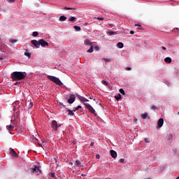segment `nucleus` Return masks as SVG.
<instances>
[{"label": "nucleus", "instance_id": "nucleus-1", "mask_svg": "<svg viewBox=\"0 0 179 179\" xmlns=\"http://www.w3.org/2000/svg\"><path fill=\"white\" fill-rule=\"evenodd\" d=\"M27 76L26 72L15 71L11 73V78L14 80H23Z\"/></svg>", "mask_w": 179, "mask_h": 179}, {"label": "nucleus", "instance_id": "nucleus-2", "mask_svg": "<svg viewBox=\"0 0 179 179\" xmlns=\"http://www.w3.org/2000/svg\"><path fill=\"white\" fill-rule=\"evenodd\" d=\"M47 78L49 80H51L52 82H53V83H55L56 85H58L59 86H62V85H64V83H62L61 80H59V78H58L55 76H48Z\"/></svg>", "mask_w": 179, "mask_h": 179}, {"label": "nucleus", "instance_id": "nucleus-3", "mask_svg": "<svg viewBox=\"0 0 179 179\" xmlns=\"http://www.w3.org/2000/svg\"><path fill=\"white\" fill-rule=\"evenodd\" d=\"M84 43L85 45H90V48L89 50H87V52L92 54V52H93V50L94 48V47L93 46V45H92V42L90 41V40L89 39H85L84 41Z\"/></svg>", "mask_w": 179, "mask_h": 179}, {"label": "nucleus", "instance_id": "nucleus-4", "mask_svg": "<svg viewBox=\"0 0 179 179\" xmlns=\"http://www.w3.org/2000/svg\"><path fill=\"white\" fill-rule=\"evenodd\" d=\"M84 106L89 110L90 113L94 115L95 116L97 115V113H96V110L94 108H93V106L87 103H84Z\"/></svg>", "mask_w": 179, "mask_h": 179}, {"label": "nucleus", "instance_id": "nucleus-5", "mask_svg": "<svg viewBox=\"0 0 179 179\" xmlns=\"http://www.w3.org/2000/svg\"><path fill=\"white\" fill-rule=\"evenodd\" d=\"M51 127L55 132H57L58 128H59V125H58V122H57L56 120L52 122Z\"/></svg>", "mask_w": 179, "mask_h": 179}, {"label": "nucleus", "instance_id": "nucleus-6", "mask_svg": "<svg viewBox=\"0 0 179 179\" xmlns=\"http://www.w3.org/2000/svg\"><path fill=\"white\" fill-rule=\"evenodd\" d=\"M31 173H35V174H37V176H38V174H41V171L40 170V167L36 166L34 169H31Z\"/></svg>", "mask_w": 179, "mask_h": 179}, {"label": "nucleus", "instance_id": "nucleus-7", "mask_svg": "<svg viewBox=\"0 0 179 179\" xmlns=\"http://www.w3.org/2000/svg\"><path fill=\"white\" fill-rule=\"evenodd\" d=\"M76 99V96H75V94H70V98L67 100V103H69V104H73Z\"/></svg>", "mask_w": 179, "mask_h": 179}, {"label": "nucleus", "instance_id": "nucleus-8", "mask_svg": "<svg viewBox=\"0 0 179 179\" xmlns=\"http://www.w3.org/2000/svg\"><path fill=\"white\" fill-rule=\"evenodd\" d=\"M39 44L40 45H41V47H48L49 45L48 42L45 41L44 39H40Z\"/></svg>", "mask_w": 179, "mask_h": 179}, {"label": "nucleus", "instance_id": "nucleus-9", "mask_svg": "<svg viewBox=\"0 0 179 179\" xmlns=\"http://www.w3.org/2000/svg\"><path fill=\"white\" fill-rule=\"evenodd\" d=\"M74 166H76V167H83V161L76 160L75 163H74Z\"/></svg>", "mask_w": 179, "mask_h": 179}, {"label": "nucleus", "instance_id": "nucleus-10", "mask_svg": "<svg viewBox=\"0 0 179 179\" xmlns=\"http://www.w3.org/2000/svg\"><path fill=\"white\" fill-rule=\"evenodd\" d=\"M31 43L33 44V45H34V47H36V48H40V40H32Z\"/></svg>", "mask_w": 179, "mask_h": 179}, {"label": "nucleus", "instance_id": "nucleus-11", "mask_svg": "<svg viewBox=\"0 0 179 179\" xmlns=\"http://www.w3.org/2000/svg\"><path fill=\"white\" fill-rule=\"evenodd\" d=\"M76 97H78V99L82 101V103H86V101H89L87 99L79 95L78 94H76Z\"/></svg>", "mask_w": 179, "mask_h": 179}, {"label": "nucleus", "instance_id": "nucleus-12", "mask_svg": "<svg viewBox=\"0 0 179 179\" xmlns=\"http://www.w3.org/2000/svg\"><path fill=\"white\" fill-rule=\"evenodd\" d=\"M163 124H164V120H163V118H160L157 122L158 128H162V127H163Z\"/></svg>", "mask_w": 179, "mask_h": 179}, {"label": "nucleus", "instance_id": "nucleus-13", "mask_svg": "<svg viewBox=\"0 0 179 179\" xmlns=\"http://www.w3.org/2000/svg\"><path fill=\"white\" fill-rule=\"evenodd\" d=\"M10 154L13 157H17V154L16 153L15 150H13V148L10 149Z\"/></svg>", "mask_w": 179, "mask_h": 179}, {"label": "nucleus", "instance_id": "nucleus-14", "mask_svg": "<svg viewBox=\"0 0 179 179\" xmlns=\"http://www.w3.org/2000/svg\"><path fill=\"white\" fill-rule=\"evenodd\" d=\"M110 156L113 159H117V152L114 151V150H110Z\"/></svg>", "mask_w": 179, "mask_h": 179}, {"label": "nucleus", "instance_id": "nucleus-15", "mask_svg": "<svg viewBox=\"0 0 179 179\" xmlns=\"http://www.w3.org/2000/svg\"><path fill=\"white\" fill-rule=\"evenodd\" d=\"M59 20L60 22H65V20H66V17L65 15H62L59 17Z\"/></svg>", "mask_w": 179, "mask_h": 179}, {"label": "nucleus", "instance_id": "nucleus-16", "mask_svg": "<svg viewBox=\"0 0 179 179\" xmlns=\"http://www.w3.org/2000/svg\"><path fill=\"white\" fill-rule=\"evenodd\" d=\"M141 117L143 120H146L148 118V113H145L141 115Z\"/></svg>", "mask_w": 179, "mask_h": 179}, {"label": "nucleus", "instance_id": "nucleus-17", "mask_svg": "<svg viewBox=\"0 0 179 179\" xmlns=\"http://www.w3.org/2000/svg\"><path fill=\"white\" fill-rule=\"evenodd\" d=\"M13 128H15V127L12 126V125H7L6 126V129L10 132L12 130H13Z\"/></svg>", "mask_w": 179, "mask_h": 179}, {"label": "nucleus", "instance_id": "nucleus-18", "mask_svg": "<svg viewBox=\"0 0 179 179\" xmlns=\"http://www.w3.org/2000/svg\"><path fill=\"white\" fill-rule=\"evenodd\" d=\"M165 62H166V64H171V57H166L164 59Z\"/></svg>", "mask_w": 179, "mask_h": 179}, {"label": "nucleus", "instance_id": "nucleus-19", "mask_svg": "<svg viewBox=\"0 0 179 179\" xmlns=\"http://www.w3.org/2000/svg\"><path fill=\"white\" fill-rule=\"evenodd\" d=\"M64 10H76V8H68V7H64Z\"/></svg>", "mask_w": 179, "mask_h": 179}, {"label": "nucleus", "instance_id": "nucleus-20", "mask_svg": "<svg viewBox=\"0 0 179 179\" xmlns=\"http://www.w3.org/2000/svg\"><path fill=\"white\" fill-rule=\"evenodd\" d=\"M68 115H74L75 113H73V110H71V109H67Z\"/></svg>", "mask_w": 179, "mask_h": 179}, {"label": "nucleus", "instance_id": "nucleus-21", "mask_svg": "<svg viewBox=\"0 0 179 179\" xmlns=\"http://www.w3.org/2000/svg\"><path fill=\"white\" fill-rule=\"evenodd\" d=\"M117 47H119L120 48H124V43H122V42H119L117 43Z\"/></svg>", "mask_w": 179, "mask_h": 179}, {"label": "nucleus", "instance_id": "nucleus-22", "mask_svg": "<svg viewBox=\"0 0 179 179\" xmlns=\"http://www.w3.org/2000/svg\"><path fill=\"white\" fill-rule=\"evenodd\" d=\"M121 97H122V96L120 95V94H118L117 95L115 96V99H116V100H117V101L119 100H121Z\"/></svg>", "mask_w": 179, "mask_h": 179}, {"label": "nucleus", "instance_id": "nucleus-23", "mask_svg": "<svg viewBox=\"0 0 179 179\" xmlns=\"http://www.w3.org/2000/svg\"><path fill=\"white\" fill-rule=\"evenodd\" d=\"M73 27L76 31H80L81 30V28L79 26H74Z\"/></svg>", "mask_w": 179, "mask_h": 179}, {"label": "nucleus", "instance_id": "nucleus-24", "mask_svg": "<svg viewBox=\"0 0 179 179\" xmlns=\"http://www.w3.org/2000/svg\"><path fill=\"white\" fill-rule=\"evenodd\" d=\"M75 20H76V17H71L69 19V22H75Z\"/></svg>", "mask_w": 179, "mask_h": 179}, {"label": "nucleus", "instance_id": "nucleus-25", "mask_svg": "<svg viewBox=\"0 0 179 179\" xmlns=\"http://www.w3.org/2000/svg\"><path fill=\"white\" fill-rule=\"evenodd\" d=\"M102 85H104L105 86H108V82L106 80H102L101 81Z\"/></svg>", "mask_w": 179, "mask_h": 179}, {"label": "nucleus", "instance_id": "nucleus-26", "mask_svg": "<svg viewBox=\"0 0 179 179\" xmlns=\"http://www.w3.org/2000/svg\"><path fill=\"white\" fill-rule=\"evenodd\" d=\"M50 177H52V178H57V176H55V173L54 172L50 173Z\"/></svg>", "mask_w": 179, "mask_h": 179}, {"label": "nucleus", "instance_id": "nucleus-27", "mask_svg": "<svg viewBox=\"0 0 179 179\" xmlns=\"http://www.w3.org/2000/svg\"><path fill=\"white\" fill-rule=\"evenodd\" d=\"M102 59L106 62H111V59L103 58Z\"/></svg>", "mask_w": 179, "mask_h": 179}, {"label": "nucleus", "instance_id": "nucleus-28", "mask_svg": "<svg viewBox=\"0 0 179 179\" xmlns=\"http://www.w3.org/2000/svg\"><path fill=\"white\" fill-rule=\"evenodd\" d=\"M32 36L34 37H37V36H38V32L37 31H34L33 34H32Z\"/></svg>", "mask_w": 179, "mask_h": 179}, {"label": "nucleus", "instance_id": "nucleus-29", "mask_svg": "<svg viewBox=\"0 0 179 179\" xmlns=\"http://www.w3.org/2000/svg\"><path fill=\"white\" fill-rule=\"evenodd\" d=\"M151 110H157V106L152 105L150 106Z\"/></svg>", "mask_w": 179, "mask_h": 179}, {"label": "nucleus", "instance_id": "nucleus-30", "mask_svg": "<svg viewBox=\"0 0 179 179\" xmlns=\"http://www.w3.org/2000/svg\"><path fill=\"white\" fill-rule=\"evenodd\" d=\"M24 55L26 57H28V58H30L31 54L30 52H24Z\"/></svg>", "mask_w": 179, "mask_h": 179}, {"label": "nucleus", "instance_id": "nucleus-31", "mask_svg": "<svg viewBox=\"0 0 179 179\" xmlns=\"http://www.w3.org/2000/svg\"><path fill=\"white\" fill-rule=\"evenodd\" d=\"M120 93H121V94L125 95V91H124L122 88L120 90Z\"/></svg>", "mask_w": 179, "mask_h": 179}, {"label": "nucleus", "instance_id": "nucleus-32", "mask_svg": "<svg viewBox=\"0 0 179 179\" xmlns=\"http://www.w3.org/2000/svg\"><path fill=\"white\" fill-rule=\"evenodd\" d=\"M79 108H82V106H78V108H74V110H73V111H77V110H79Z\"/></svg>", "mask_w": 179, "mask_h": 179}, {"label": "nucleus", "instance_id": "nucleus-33", "mask_svg": "<svg viewBox=\"0 0 179 179\" xmlns=\"http://www.w3.org/2000/svg\"><path fill=\"white\" fill-rule=\"evenodd\" d=\"M7 1V2H8L9 3H15V0H6Z\"/></svg>", "mask_w": 179, "mask_h": 179}, {"label": "nucleus", "instance_id": "nucleus-34", "mask_svg": "<svg viewBox=\"0 0 179 179\" xmlns=\"http://www.w3.org/2000/svg\"><path fill=\"white\" fill-rule=\"evenodd\" d=\"M59 105L62 106L64 107V108H66V110H68V108H66V106L64 105V103L59 102Z\"/></svg>", "mask_w": 179, "mask_h": 179}, {"label": "nucleus", "instance_id": "nucleus-35", "mask_svg": "<svg viewBox=\"0 0 179 179\" xmlns=\"http://www.w3.org/2000/svg\"><path fill=\"white\" fill-rule=\"evenodd\" d=\"M33 107V102H30L29 103V106H28V108H31Z\"/></svg>", "mask_w": 179, "mask_h": 179}, {"label": "nucleus", "instance_id": "nucleus-36", "mask_svg": "<svg viewBox=\"0 0 179 179\" xmlns=\"http://www.w3.org/2000/svg\"><path fill=\"white\" fill-rule=\"evenodd\" d=\"M144 141L145 142V143H149L150 141H149V138H145V139H144Z\"/></svg>", "mask_w": 179, "mask_h": 179}, {"label": "nucleus", "instance_id": "nucleus-37", "mask_svg": "<svg viewBox=\"0 0 179 179\" xmlns=\"http://www.w3.org/2000/svg\"><path fill=\"white\" fill-rule=\"evenodd\" d=\"M16 41H17L15 40V39H11V40L10 41V42H11L13 44H15V43H16Z\"/></svg>", "mask_w": 179, "mask_h": 179}, {"label": "nucleus", "instance_id": "nucleus-38", "mask_svg": "<svg viewBox=\"0 0 179 179\" xmlns=\"http://www.w3.org/2000/svg\"><path fill=\"white\" fill-rule=\"evenodd\" d=\"M94 50H96V51H99L100 50V48L99 46H95Z\"/></svg>", "mask_w": 179, "mask_h": 179}, {"label": "nucleus", "instance_id": "nucleus-39", "mask_svg": "<svg viewBox=\"0 0 179 179\" xmlns=\"http://www.w3.org/2000/svg\"><path fill=\"white\" fill-rule=\"evenodd\" d=\"M96 19H97V20H103L104 17H96Z\"/></svg>", "mask_w": 179, "mask_h": 179}, {"label": "nucleus", "instance_id": "nucleus-40", "mask_svg": "<svg viewBox=\"0 0 179 179\" xmlns=\"http://www.w3.org/2000/svg\"><path fill=\"white\" fill-rule=\"evenodd\" d=\"M114 33H115L114 31H110L108 32V34H110V36H113L114 34Z\"/></svg>", "mask_w": 179, "mask_h": 179}, {"label": "nucleus", "instance_id": "nucleus-41", "mask_svg": "<svg viewBox=\"0 0 179 179\" xmlns=\"http://www.w3.org/2000/svg\"><path fill=\"white\" fill-rule=\"evenodd\" d=\"M120 163H124V162H125V160L124 159H120L119 160Z\"/></svg>", "mask_w": 179, "mask_h": 179}, {"label": "nucleus", "instance_id": "nucleus-42", "mask_svg": "<svg viewBox=\"0 0 179 179\" xmlns=\"http://www.w3.org/2000/svg\"><path fill=\"white\" fill-rule=\"evenodd\" d=\"M125 69L126 71H131L132 69L131 67H127Z\"/></svg>", "mask_w": 179, "mask_h": 179}, {"label": "nucleus", "instance_id": "nucleus-43", "mask_svg": "<svg viewBox=\"0 0 179 179\" xmlns=\"http://www.w3.org/2000/svg\"><path fill=\"white\" fill-rule=\"evenodd\" d=\"M96 159H100V155L96 154Z\"/></svg>", "mask_w": 179, "mask_h": 179}, {"label": "nucleus", "instance_id": "nucleus-44", "mask_svg": "<svg viewBox=\"0 0 179 179\" xmlns=\"http://www.w3.org/2000/svg\"><path fill=\"white\" fill-rule=\"evenodd\" d=\"M162 50H164L166 51V50H167V48L166 47H164V46H162Z\"/></svg>", "mask_w": 179, "mask_h": 179}, {"label": "nucleus", "instance_id": "nucleus-45", "mask_svg": "<svg viewBox=\"0 0 179 179\" xmlns=\"http://www.w3.org/2000/svg\"><path fill=\"white\" fill-rule=\"evenodd\" d=\"M134 31H130V34H134Z\"/></svg>", "mask_w": 179, "mask_h": 179}, {"label": "nucleus", "instance_id": "nucleus-46", "mask_svg": "<svg viewBox=\"0 0 179 179\" xmlns=\"http://www.w3.org/2000/svg\"><path fill=\"white\" fill-rule=\"evenodd\" d=\"M94 143L92 142V143H90V146H94Z\"/></svg>", "mask_w": 179, "mask_h": 179}, {"label": "nucleus", "instance_id": "nucleus-47", "mask_svg": "<svg viewBox=\"0 0 179 179\" xmlns=\"http://www.w3.org/2000/svg\"><path fill=\"white\" fill-rule=\"evenodd\" d=\"M135 26H138L139 27H141V24H135Z\"/></svg>", "mask_w": 179, "mask_h": 179}, {"label": "nucleus", "instance_id": "nucleus-48", "mask_svg": "<svg viewBox=\"0 0 179 179\" xmlns=\"http://www.w3.org/2000/svg\"><path fill=\"white\" fill-rule=\"evenodd\" d=\"M84 24H85V26H87V22H85Z\"/></svg>", "mask_w": 179, "mask_h": 179}, {"label": "nucleus", "instance_id": "nucleus-49", "mask_svg": "<svg viewBox=\"0 0 179 179\" xmlns=\"http://www.w3.org/2000/svg\"><path fill=\"white\" fill-rule=\"evenodd\" d=\"M15 85H19V83H15Z\"/></svg>", "mask_w": 179, "mask_h": 179}, {"label": "nucleus", "instance_id": "nucleus-50", "mask_svg": "<svg viewBox=\"0 0 179 179\" xmlns=\"http://www.w3.org/2000/svg\"><path fill=\"white\" fill-rule=\"evenodd\" d=\"M70 164H71V165H72V164H73V163H72V162H70Z\"/></svg>", "mask_w": 179, "mask_h": 179}, {"label": "nucleus", "instance_id": "nucleus-51", "mask_svg": "<svg viewBox=\"0 0 179 179\" xmlns=\"http://www.w3.org/2000/svg\"><path fill=\"white\" fill-rule=\"evenodd\" d=\"M176 179H179V176L178 177H177V178Z\"/></svg>", "mask_w": 179, "mask_h": 179}, {"label": "nucleus", "instance_id": "nucleus-52", "mask_svg": "<svg viewBox=\"0 0 179 179\" xmlns=\"http://www.w3.org/2000/svg\"><path fill=\"white\" fill-rule=\"evenodd\" d=\"M55 162H56V163H57V159H55Z\"/></svg>", "mask_w": 179, "mask_h": 179}, {"label": "nucleus", "instance_id": "nucleus-53", "mask_svg": "<svg viewBox=\"0 0 179 179\" xmlns=\"http://www.w3.org/2000/svg\"><path fill=\"white\" fill-rule=\"evenodd\" d=\"M82 176H85V175L82 174Z\"/></svg>", "mask_w": 179, "mask_h": 179}]
</instances>
